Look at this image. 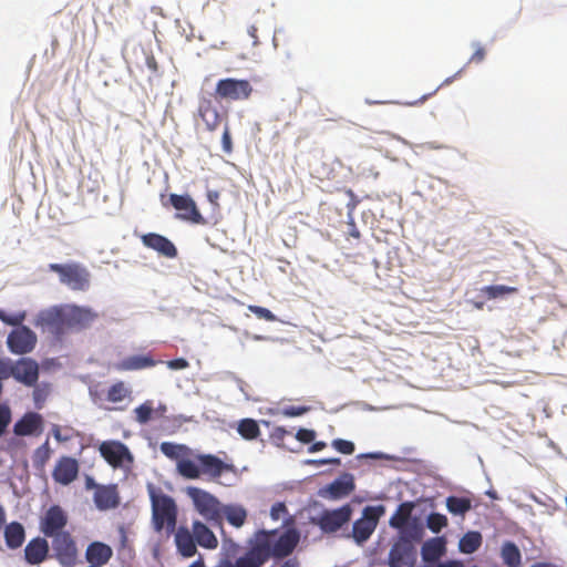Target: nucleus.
<instances>
[{"label": "nucleus", "mask_w": 567, "mask_h": 567, "mask_svg": "<svg viewBox=\"0 0 567 567\" xmlns=\"http://www.w3.org/2000/svg\"><path fill=\"white\" fill-rule=\"evenodd\" d=\"M147 493L152 505V523L156 532L166 530L171 535L176 529L177 505L173 497L165 494L154 484H147Z\"/></svg>", "instance_id": "1"}, {"label": "nucleus", "mask_w": 567, "mask_h": 567, "mask_svg": "<svg viewBox=\"0 0 567 567\" xmlns=\"http://www.w3.org/2000/svg\"><path fill=\"white\" fill-rule=\"evenodd\" d=\"M24 319V312L8 315L4 310L0 309V320L6 324L17 327L9 333L7 339L8 348L14 354H27L37 344L35 333L30 328L22 326Z\"/></svg>", "instance_id": "2"}, {"label": "nucleus", "mask_w": 567, "mask_h": 567, "mask_svg": "<svg viewBox=\"0 0 567 567\" xmlns=\"http://www.w3.org/2000/svg\"><path fill=\"white\" fill-rule=\"evenodd\" d=\"M423 535V527L415 524L402 535H399L389 553V566L413 567L415 561V547L413 543H420Z\"/></svg>", "instance_id": "3"}, {"label": "nucleus", "mask_w": 567, "mask_h": 567, "mask_svg": "<svg viewBox=\"0 0 567 567\" xmlns=\"http://www.w3.org/2000/svg\"><path fill=\"white\" fill-rule=\"evenodd\" d=\"M277 532L259 530L256 533L254 543L257 547H262L267 560L270 557L284 558L290 555L296 548L299 536L295 530H287L276 538Z\"/></svg>", "instance_id": "4"}, {"label": "nucleus", "mask_w": 567, "mask_h": 567, "mask_svg": "<svg viewBox=\"0 0 567 567\" xmlns=\"http://www.w3.org/2000/svg\"><path fill=\"white\" fill-rule=\"evenodd\" d=\"M187 495L193 501L195 509L209 523L221 524V503L213 494L198 488L188 487Z\"/></svg>", "instance_id": "5"}, {"label": "nucleus", "mask_w": 567, "mask_h": 567, "mask_svg": "<svg viewBox=\"0 0 567 567\" xmlns=\"http://www.w3.org/2000/svg\"><path fill=\"white\" fill-rule=\"evenodd\" d=\"M100 455L113 468H130L134 456L130 449L121 441L107 440L99 445Z\"/></svg>", "instance_id": "6"}, {"label": "nucleus", "mask_w": 567, "mask_h": 567, "mask_svg": "<svg viewBox=\"0 0 567 567\" xmlns=\"http://www.w3.org/2000/svg\"><path fill=\"white\" fill-rule=\"evenodd\" d=\"M384 513L383 505L364 507L361 518L357 519L352 526V537L357 544H363L370 538Z\"/></svg>", "instance_id": "7"}, {"label": "nucleus", "mask_w": 567, "mask_h": 567, "mask_svg": "<svg viewBox=\"0 0 567 567\" xmlns=\"http://www.w3.org/2000/svg\"><path fill=\"white\" fill-rule=\"evenodd\" d=\"M49 269L60 276V281L73 290H85L90 284V274L79 264H50Z\"/></svg>", "instance_id": "8"}, {"label": "nucleus", "mask_w": 567, "mask_h": 567, "mask_svg": "<svg viewBox=\"0 0 567 567\" xmlns=\"http://www.w3.org/2000/svg\"><path fill=\"white\" fill-rule=\"evenodd\" d=\"M38 324L56 338L71 331L65 308H51L39 315Z\"/></svg>", "instance_id": "9"}, {"label": "nucleus", "mask_w": 567, "mask_h": 567, "mask_svg": "<svg viewBox=\"0 0 567 567\" xmlns=\"http://www.w3.org/2000/svg\"><path fill=\"white\" fill-rule=\"evenodd\" d=\"M52 548L55 559L63 567H74L78 561V547L72 537L68 533H62L52 537Z\"/></svg>", "instance_id": "10"}, {"label": "nucleus", "mask_w": 567, "mask_h": 567, "mask_svg": "<svg viewBox=\"0 0 567 567\" xmlns=\"http://www.w3.org/2000/svg\"><path fill=\"white\" fill-rule=\"evenodd\" d=\"M252 86L248 80L226 78L216 84V94L226 100L239 101L250 96Z\"/></svg>", "instance_id": "11"}, {"label": "nucleus", "mask_w": 567, "mask_h": 567, "mask_svg": "<svg viewBox=\"0 0 567 567\" xmlns=\"http://www.w3.org/2000/svg\"><path fill=\"white\" fill-rule=\"evenodd\" d=\"M169 204L176 209V218L185 221L200 225L205 224V218L197 208L195 200L188 195H169Z\"/></svg>", "instance_id": "12"}, {"label": "nucleus", "mask_w": 567, "mask_h": 567, "mask_svg": "<svg viewBox=\"0 0 567 567\" xmlns=\"http://www.w3.org/2000/svg\"><path fill=\"white\" fill-rule=\"evenodd\" d=\"M68 524V515L59 505H52L41 519L40 529L47 537H54L63 532Z\"/></svg>", "instance_id": "13"}, {"label": "nucleus", "mask_w": 567, "mask_h": 567, "mask_svg": "<svg viewBox=\"0 0 567 567\" xmlns=\"http://www.w3.org/2000/svg\"><path fill=\"white\" fill-rule=\"evenodd\" d=\"M13 378L18 382L34 386L39 379V364L31 358H21L14 361Z\"/></svg>", "instance_id": "14"}, {"label": "nucleus", "mask_w": 567, "mask_h": 567, "mask_svg": "<svg viewBox=\"0 0 567 567\" xmlns=\"http://www.w3.org/2000/svg\"><path fill=\"white\" fill-rule=\"evenodd\" d=\"M351 508L344 505L338 509L324 512L319 520L320 527L327 533L337 532L351 518Z\"/></svg>", "instance_id": "15"}, {"label": "nucleus", "mask_w": 567, "mask_h": 567, "mask_svg": "<svg viewBox=\"0 0 567 567\" xmlns=\"http://www.w3.org/2000/svg\"><path fill=\"white\" fill-rule=\"evenodd\" d=\"M79 474V463L70 456H62L58 460L52 472L53 480L61 485L71 484Z\"/></svg>", "instance_id": "16"}, {"label": "nucleus", "mask_w": 567, "mask_h": 567, "mask_svg": "<svg viewBox=\"0 0 567 567\" xmlns=\"http://www.w3.org/2000/svg\"><path fill=\"white\" fill-rule=\"evenodd\" d=\"M414 507L415 505L413 502H403L398 506L394 514L390 517L389 525L392 528L398 529L400 535L408 530L413 524L422 526L416 518L411 520Z\"/></svg>", "instance_id": "17"}, {"label": "nucleus", "mask_w": 567, "mask_h": 567, "mask_svg": "<svg viewBox=\"0 0 567 567\" xmlns=\"http://www.w3.org/2000/svg\"><path fill=\"white\" fill-rule=\"evenodd\" d=\"M93 501L96 508L100 511L116 508L121 502L117 486L115 484L96 486Z\"/></svg>", "instance_id": "18"}, {"label": "nucleus", "mask_w": 567, "mask_h": 567, "mask_svg": "<svg viewBox=\"0 0 567 567\" xmlns=\"http://www.w3.org/2000/svg\"><path fill=\"white\" fill-rule=\"evenodd\" d=\"M65 309L71 331L86 329L97 318V313L90 308L70 306L66 307Z\"/></svg>", "instance_id": "19"}, {"label": "nucleus", "mask_w": 567, "mask_h": 567, "mask_svg": "<svg viewBox=\"0 0 567 567\" xmlns=\"http://www.w3.org/2000/svg\"><path fill=\"white\" fill-rule=\"evenodd\" d=\"M43 417L35 412L25 413L13 425V433L18 436H28L38 434L42 431Z\"/></svg>", "instance_id": "20"}, {"label": "nucleus", "mask_w": 567, "mask_h": 567, "mask_svg": "<svg viewBox=\"0 0 567 567\" xmlns=\"http://www.w3.org/2000/svg\"><path fill=\"white\" fill-rule=\"evenodd\" d=\"M174 538L177 551L186 558L195 556L197 553L196 540L193 530L186 526L176 527Z\"/></svg>", "instance_id": "21"}, {"label": "nucleus", "mask_w": 567, "mask_h": 567, "mask_svg": "<svg viewBox=\"0 0 567 567\" xmlns=\"http://www.w3.org/2000/svg\"><path fill=\"white\" fill-rule=\"evenodd\" d=\"M156 365V361L152 355H131L123 360L112 364V368L117 372L136 371L153 368Z\"/></svg>", "instance_id": "22"}, {"label": "nucleus", "mask_w": 567, "mask_h": 567, "mask_svg": "<svg viewBox=\"0 0 567 567\" xmlns=\"http://www.w3.org/2000/svg\"><path fill=\"white\" fill-rule=\"evenodd\" d=\"M49 554V544L45 538L35 537L24 548V558L30 565H38L44 561Z\"/></svg>", "instance_id": "23"}, {"label": "nucleus", "mask_w": 567, "mask_h": 567, "mask_svg": "<svg viewBox=\"0 0 567 567\" xmlns=\"http://www.w3.org/2000/svg\"><path fill=\"white\" fill-rule=\"evenodd\" d=\"M112 548L102 542L91 543L85 551V559L90 563V566L102 567L107 564L112 558Z\"/></svg>", "instance_id": "24"}, {"label": "nucleus", "mask_w": 567, "mask_h": 567, "mask_svg": "<svg viewBox=\"0 0 567 567\" xmlns=\"http://www.w3.org/2000/svg\"><path fill=\"white\" fill-rule=\"evenodd\" d=\"M200 466V474H207L214 478L219 477L230 466L215 455L205 454L197 457Z\"/></svg>", "instance_id": "25"}, {"label": "nucleus", "mask_w": 567, "mask_h": 567, "mask_svg": "<svg viewBox=\"0 0 567 567\" xmlns=\"http://www.w3.org/2000/svg\"><path fill=\"white\" fill-rule=\"evenodd\" d=\"M192 530L195 536L196 544L206 549H216L218 539L213 530L200 520H194Z\"/></svg>", "instance_id": "26"}, {"label": "nucleus", "mask_w": 567, "mask_h": 567, "mask_svg": "<svg viewBox=\"0 0 567 567\" xmlns=\"http://www.w3.org/2000/svg\"><path fill=\"white\" fill-rule=\"evenodd\" d=\"M354 487L355 485L353 476L349 473H344L332 483H330L326 491L331 498L337 499L348 496L354 491Z\"/></svg>", "instance_id": "27"}, {"label": "nucleus", "mask_w": 567, "mask_h": 567, "mask_svg": "<svg viewBox=\"0 0 567 567\" xmlns=\"http://www.w3.org/2000/svg\"><path fill=\"white\" fill-rule=\"evenodd\" d=\"M267 561L262 547H257L254 542L249 550L235 561V567H261Z\"/></svg>", "instance_id": "28"}, {"label": "nucleus", "mask_w": 567, "mask_h": 567, "mask_svg": "<svg viewBox=\"0 0 567 567\" xmlns=\"http://www.w3.org/2000/svg\"><path fill=\"white\" fill-rule=\"evenodd\" d=\"M6 545L10 549H17L22 546L25 540L24 527L19 522H11L4 527Z\"/></svg>", "instance_id": "29"}, {"label": "nucleus", "mask_w": 567, "mask_h": 567, "mask_svg": "<svg viewBox=\"0 0 567 567\" xmlns=\"http://www.w3.org/2000/svg\"><path fill=\"white\" fill-rule=\"evenodd\" d=\"M223 517H225L231 526L241 527L247 519V511L241 505H223L221 518Z\"/></svg>", "instance_id": "30"}, {"label": "nucleus", "mask_w": 567, "mask_h": 567, "mask_svg": "<svg viewBox=\"0 0 567 567\" xmlns=\"http://www.w3.org/2000/svg\"><path fill=\"white\" fill-rule=\"evenodd\" d=\"M501 557L507 567H520L522 554L517 545L513 542H505L501 549Z\"/></svg>", "instance_id": "31"}, {"label": "nucleus", "mask_w": 567, "mask_h": 567, "mask_svg": "<svg viewBox=\"0 0 567 567\" xmlns=\"http://www.w3.org/2000/svg\"><path fill=\"white\" fill-rule=\"evenodd\" d=\"M445 550V543L442 538H432L422 546V556L425 561L439 559Z\"/></svg>", "instance_id": "32"}, {"label": "nucleus", "mask_w": 567, "mask_h": 567, "mask_svg": "<svg viewBox=\"0 0 567 567\" xmlns=\"http://www.w3.org/2000/svg\"><path fill=\"white\" fill-rule=\"evenodd\" d=\"M518 292V288L505 286V285H493L485 286L480 289V293L487 300L503 298L506 295H514Z\"/></svg>", "instance_id": "33"}, {"label": "nucleus", "mask_w": 567, "mask_h": 567, "mask_svg": "<svg viewBox=\"0 0 567 567\" xmlns=\"http://www.w3.org/2000/svg\"><path fill=\"white\" fill-rule=\"evenodd\" d=\"M237 432L243 439L252 441L260 435V427L256 420L247 417L238 422Z\"/></svg>", "instance_id": "34"}, {"label": "nucleus", "mask_w": 567, "mask_h": 567, "mask_svg": "<svg viewBox=\"0 0 567 567\" xmlns=\"http://www.w3.org/2000/svg\"><path fill=\"white\" fill-rule=\"evenodd\" d=\"M482 535L478 532H467L460 540V550L464 554H473L482 545Z\"/></svg>", "instance_id": "35"}, {"label": "nucleus", "mask_w": 567, "mask_h": 567, "mask_svg": "<svg viewBox=\"0 0 567 567\" xmlns=\"http://www.w3.org/2000/svg\"><path fill=\"white\" fill-rule=\"evenodd\" d=\"M446 507L451 514L464 516L472 508V503L466 497L449 496Z\"/></svg>", "instance_id": "36"}, {"label": "nucleus", "mask_w": 567, "mask_h": 567, "mask_svg": "<svg viewBox=\"0 0 567 567\" xmlns=\"http://www.w3.org/2000/svg\"><path fill=\"white\" fill-rule=\"evenodd\" d=\"M141 240L146 248H176L168 238L156 233L142 235Z\"/></svg>", "instance_id": "37"}, {"label": "nucleus", "mask_w": 567, "mask_h": 567, "mask_svg": "<svg viewBox=\"0 0 567 567\" xmlns=\"http://www.w3.org/2000/svg\"><path fill=\"white\" fill-rule=\"evenodd\" d=\"M131 393L123 381H117L109 388L106 399L112 403H118L130 398Z\"/></svg>", "instance_id": "38"}, {"label": "nucleus", "mask_w": 567, "mask_h": 567, "mask_svg": "<svg viewBox=\"0 0 567 567\" xmlns=\"http://www.w3.org/2000/svg\"><path fill=\"white\" fill-rule=\"evenodd\" d=\"M199 113L209 131H214L218 126L220 121V114L209 103L206 105H202L199 109Z\"/></svg>", "instance_id": "39"}, {"label": "nucleus", "mask_w": 567, "mask_h": 567, "mask_svg": "<svg viewBox=\"0 0 567 567\" xmlns=\"http://www.w3.org/2000/svg\"><path fill=\"white\" fill-rule=\"evenodd\" d=\"M135 421L140 424H146L154 419V402L146 400L134 409Z\"/></svg>", "instance_id": "40"}, {"label": "nucleus", "mask_w": 567, "mask_h": 567, "mask_svg": "<svg viewBox=\"0 0 567 567\" xmlns=\"http://www.w3.org/2000/svg\"><path fill=\"white\" fill-rule=\"evenodd\" d=\"M178 473L189 480H196L200 476V467L192 460H181L177 463Z\"/></svg>", "instance_id": "41"}, {"label": "nucleus", "mask_w": 567, "mask_h": 567, "mask_svg": "<svg viewBox=\"0 0 567 567\" xmlns=\"http://www.w3.org/2000/svg\"><path fill=\"white\" fill-rule=\"evenodd\" d=\"M51 457V449L49 445V441H45L42 445H40L33 454V464L35 467L42 468L48 463Z\"/></svg>", "instance_id": "42"}, {"label": "nucleus", "mask_w": 567, "mask_h": 567, "mask_svg": "<svg viewBox=\"0 0 567 567\" xmlns=\"http://www.w3.org/2000/svg\"><path fill=\"white\" fill-rule=\"evenodd\" d=\"M426 525H427V528L437 534L442 530V528L446 527L447 526V518L445 515L443 514H440V513H431L429 516H427V519H426Z\"/></svg>", "instance_id": "43"}, {"label": "nucleus", "mask_w": 567, "mask_h": 567, "mask_svg": "<svg viewBox=\"0 0 567 567\" xmlns=\"http://www.w3.org/2000/svg\"><path fill=\"white\" fill-rule=\"evenodd\" d=\"M248 310L252 312L258 319H262L270 322L278 320L277 317L267 308L249 305Z\"/></svg>", "instance_id": "44"}, {"label": "nucleus", "mask_w": 567, "mask_h": 567, "mask_svg": "<svg viewBox=\"0 0 567 567\" xmlns=\"http://www.w3.org/2000/svg\"><path fill=\"white\" fill-rule=\"evenodd\" d=\"M184 449L185 446L177 445L171 442H164L161 444L162 453L169 458H177Z\"/></svg>", "instance_id": "45"}, {"label": "nucleus", "mask_w": 567, "mask_h": 567, "mask_svg": "<svg viewBox=\"0 0 567 567\" xmlns=\"http://www.w3.org/2000/svg\"><path fill=\"white\" fill-rule=\"evenodd\" d=\"M332 447L341 454L350 455L354 452V444L351 441L336 439L331 443Z\"/></svg>", "instance_id": "46"}, {"label": "nucleus", "mask_w": 567, "mask_h": 567, "mask_svg": "<svg viewBox=\"0 0 567 567\" xmlns=\"http://www.w3.org/2000/svg\"><path fill=\"white\" fill-rule=\"evenodd\" d=\"M11 422V410L7 404H0V436Z\"/></svg>", "instance_id": "47"}, {"label": "nucleus", "mask_w": 567, "mask_h": 567, "mask_svg": "<svg viewBox=\"0 0 567 567\" xmlns=\"http://www.w3.org/2000/svg\"><path fill=\"white\" fill-rule=\"evenodd\" d=\"M49 394V389L48 388H40V386H37L34 390H33V401H34V404L38 409H41L44 401L47 400V396Z\"/></svg>", "instance_id": "48"}, {"label": "nucleus", "mask_w": 567, "mask_h": 567, "mask_svg": "<svg viewBox=\"0 0 567 567\" xmlns=\"http://www.w3.org/2000/svg\"><path fill=\"white\" fill-rule=\"evenodd\" d=\"M316 437V432L313 430L300 429L296 433V439L305 444L311 443Z\"/></svg>", "instance_id": "49"}, {"label": "nucleus", "mask_w": 567, "mask_h": 567, "mask_svg": "<svg viewBox=\"0 0 567 567\" xmlns=\"http://www.w3.org/2000/svg\"><path fill=\"white\" fill-rule=\"evenodd\" d=\"M289 431H287L285 427L282 426H277L272 430L271 434H270V437L272 439V441H275L276 443H280L285 440V437L287 435H289Z\"/></svg>", "instance_id": "50"}, {"label": "nucleus", "mask_w": 567, "mask_h": 567, "mask_svg": "<svg viewBox=\"0 0 567 567\" xmlns=\"http://www.w3.org/2000/svg\"><path fill=\"white\" fill-rule=\"evenodd\" d=\"M287 513V507L284 503H276L272 505L270 515L274 520H278L284 514Z\"/></svg>", "instance_id": "51"}, {"label": "nucleus", "mask_w": 567, "mask_h": 567, "mask_svg": "<svg viewBox=\"0 0 567 567\" xmlns=\"http://www.w3.org/2000/svg\"><path fill=\"white\" fill-rule=\"evenodd\" d=\"M221 146L225 153H230L233 151L231 135L227 126L225 127L221 136Z\"/></svg>", "instance_id": "52"}, {"label": "nucleus", "mask_w": 567, "mask_h": 567, "mask_svg": "<svg viewBox=\"0 0 567 567\" xmlns=\"http://www.w3.org/2000/svg\"><path fill=\"white\" fill-rule=\"evenodd\" d=\"M167 367L172 370H183L189 367V363L184 358H178L167 361Z\"/></svg>", "instance_id": "53"}, {"label": "nucleus", "mask_w": 567, "mask_h": 567, "mask_svg": "<svg viewBox=\"0 0 567 567\" xmlns=\"http://www.w3.org/2000/svg\"><path fill=\"white\" fill-rule=\"evenodd\" d=\"M305 411H306L305 408L291 406V408L285 409L284 414L287 416H298V415H301Z\"/></svg>", "instance_id": "54"}, {"label": "nucleus", "mask_w": 567, "mask_h": 567, "mask_svg": "<svg viewBox=\"0 0 567 567\" xmlns=\"http://www.w3.org/2000/svg\"><path fill=\"white\" fill-rule=\"evenodd\" d=\"M310 463L312 464H316V465H327V464H333V465H340V458H322V460H317V461H311Z\"/></svg>", "instance_id": "55"}, {"label": "nucleus", "mask_w": 567, "mask_h": 567, "mask_svg": "<svg viewBox=\"0 0 567 567\" xmlns=\"http://www.w3.org/2000/svg\"><path fill=\"white\" fill-rule=\"evenodd\" d=\"M167 412V406L163 403H159L156 408L154 406V419L164 417Z\"/></svg>", "instance_id": "56"}, {"label": "nucleus", "mask_w": 567, "mask_h": 567, "mask_svg": "<svg viewBox=\"0 0 567 567\" xmlns=\"http://www.w3.org/2000/svg\"><path fill=\"white\" fill-rule=\"evenodd\" d=\"M476 45H477V48H476L474 54L472 55L471 61L481 62V61H483V59L485 56V51L483 48L480 47V44H476Z\"/></svg>", "instance_id": "57"}, {"label": "nucleus", "mask_w": 567, "mask_h": 567, "mask_svg": "<svg viewBox=\"0 0 567 567\" xmlns=\"http://www.w3.org/2000/svg\"><path fill=\"white\" fill-rule=\"evenodd\" d=\"M218 198H219V192L213 190V189L207 190V199L212 205L217 206Z\"/></svg>", "instance_id": "58"}, {"label": "nucleus", "mask_w": 567, "mask_h": 567, "mask_svg": "<svg viewBox=\"0 0 567 567\" xmlns=\"http://www.w3.org/2000/svg\"><path fill=\"white\" fill-rule=\"evenodd\" d=\"M327 446V444L322 441L315 442L310 447L309 452L315 453L323 450Z\"/></svg>", "instance_id": "59"}, {"label": "nucleus", "mask_w": 567, "mask_h": 567, "mask_svg": "<svg viewBox=\"0 0 567 567\" xmlns=\"http://www.w3.org/2000/svg\"><path fill=\"white\" fill-rule=\"evenodd\" d=\"M146 65H147V68H148L153 73L157 72V63H156V61H155L154 56H147V58H146Z\"/></svg>", "instance_id": "60"}, {"label": "nucleus", "mask_w": 567, "mask_h": 567, "mask_svg": "<svg viewBox=\"0 0 567 567\" xmlns=\"http://www.w3.org/2000/svg\"><path fill=\"white\" fill-rule=\"evenodd\" d=\"M100 484H96L94 482V480L92 477H86V481H85V486L87 489H94V492L96 491V486H99Z\"/></svg>", "instance_id": "61"}, {"label": "nucleus", "mask_w": 567, "mask_h": 567, "mask_svg": "<svg viewBox=\"0 0 567 567\" xmlns=\"http://www.w3.org/2000/svg\"><path fill=\"white\" fill-rule=\"evenodd\" d=\"M256 32H257V28L255 25H250L248 28V34L254 39V45H257V43H258Z\"/></svg>", "instance_id": "62"}, {"label": "nucleus", "mask_w": 567, "mask_h": 567, "mask_svg": "<svg viewBox=\"0 0 567 567\" xmlns=\"http://www.w3.org/2000/svg\"><path fill=\"white\" fill-rule=\"evenodd\" d=\"M437 567H463V566L458 561H447V563L439 564Z\"/></svg>", "instance_id": "63"}, {"label": "nucleus", "mask_w": 567, "mask_h": 567, "mask_svg": "<svg viewBox=\"0 0 567 567\" xmlns=\"http://www.w3.org/2000/svg\"><path fill=\"white\" fill-rule=\"evenodd\" d=\"M52 432H53V435H54V437H55V440H56V441H59V442H63V441H65V440H66V439H64V437H62V436H61V433H60V429H59V426H56V425H55V426L53 427Z\"/></svg>", "instance_id": "64"}]
</instances>
